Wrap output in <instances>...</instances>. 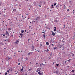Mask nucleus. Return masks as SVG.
<instances>
[{"mask_svg":"<svg viewBox=\"0 0 75 75\" xmlns=\"http://www.w3.org/2000/svg\"><path fill=\"white\" fill-rule=\"evenodd\" d=\"M41 68H37V70L36 71V72H38V71H41Z\"/></svg>","mask_w":75,"mask_h":75,"instance_id":"obj_1","label":"nucleus"},{"mask_svg":"<svg viewBox=\"0 0 75 75\" xmlns=\"http://www.w3.org/2000/svg\"><path fill=\"white\" fill-rule=\"evenodd\" d=\"M19 42V41L16 40L14 43L15 44H18Z\"/></svg>","mask_w":75,"mask_h":75,"instance_id":"obj_2","label":"nucleus"},{"mask_svg":"<svg viewBox=\"0 0 75 75\" xmlns=\"http://www.w3.org/2000/svg\"><path fill=\"white\" fill-rule=\"evenodd\" d=\"M40 19V18L38 16L36 18V20H38H38H39Z\"/></svg>","mask_w":75,"mask_h":75,"instance_id":"obj_3","label":"nucleus"},{"mask_svg":"<svg viewBox=\"0 0 75 75\" xmlns=\"http://www.w3.org/2000/svg\"><path fill=\"white\" fill-rule=\"evenodd\" d=\"M6 35H8V36L9 35V33L7 32V31H6V33L5 34Z\"/></svg>","mask_w":75,"mask_h":75,"instance_id":"obj_4","label":"nucleus"},{"mask_svg":"<svg viewBox=\"0 0 75 75\" xmlns=\"http://www.w3.org/2000/svg\"><path fill=\"white\" fill-rule=\"evenodd\" d=\"M38 74H39V75H43L44 74L43 73H40V72H39L38 73Z\"/></svg>","mask_w":75,"mask_h":75,"instance_id":"obj_5","label":"nucleus"},{"mask_svg":"<svg viewBox=\"0 0 75 75\" xmlns=\"http://www.w3.org/2000/svg\"><path fill=\"white\" fill-rule=\"evenodd\" d=\"M0 44L1 45H4L3 43L2 42H0Z\"/></svg>","mask_w":75,"mask_h":75,"instance_id":"obj_6","label":"nucleus"},{"mask_svg":"<svg viewBox=\"0 0 75 75\" xmlns=\"http://www.w3.org/2000/svg\"><path fill=\"white\" fill-rule=\"evenodd\" d=\"M52 35H53V36H55V33L54 32H53L52 33Z\"/></svg>","mask_w":75,"mask_h":75,"instance_id":"obj_7","label":"nucleus"},{"mask_svg":"<svg viewBox=\"0 0 75 75\" xmlns=\"http://www.w3.org/2000/svg\"><path fill=\"white\" fill-rule=\"evenodd\" d=\"M50 51V50H49L48 49H47V50H45V51H46V52H47H47H48V51Z\"/></svg>","mask_w":75,"mask_h":75,"instance_id":"obj_8","label":"nucleus"},{"mask_svg":"<svg viewBox=\"0 0 75 75\" xmlns=\"http://www.w3.org/2000/svg\"><path fill=\"white\" fill-rule=\"evenodd\" d=\"M34 47L33 46H32V49H33V51H34Z\"/></svg>","mask_w":75,"mask_h":75,"instance_id":"obj_9","label":"nucleus"},{"mask_svg":"<svg viewBox=\"0 0 75 75\" xmlns=\"http://www.w3.org/2000/svg\"><path fill=\"white\" fill-rule=\"evenodd\" d=\"M43 37L44 39L46 37H45V34H43Z\"/></svg>","mask_w":75,"mask_h":75,"instance_id":"obj_10","label":"nucleus"},{"mask_svg":"<svg viewBox=\"0 0 75 75\" xmlns=\"http://www.w3.org/2000/svg\"><path fill=\"white\" fill-rule=\"evenodd\" d=\"M17 11V9H13V11H14L15 12H16Z\"/></svg>","mask_w":75,"mask_h":75,"instance_id":"obj_11","label":"nucleus"},{"mask_svg":"<svg viewBox=\"0 0 75 75\" xmlns=\"http://www.w3.org/2000/svg\"><path fill=\"white\" fill-rule=\"evenodd\" d=\"M32 70H33V69L31 68L28 70V71H32Z\"/></svg>","mask_w":75,"mask_h":75,"instance_id":"obj_12","label":"nucleus"},{"mask_svg":"<svg viewBox=\"0 0 75 75\" xmlns=\"http://www.w3.org/2000/svg\"><path fill=\"white\" fill-rule=\"evenodd\" d=\"M54 31H56V27H54Z\"/></svg>","mask_w":75,"mask_h":75,"instance_id":"obj_13","label":"nucleus"},{"mask_svg":"<svg viewBox=\"0 0 75 75\" xmlns=\"http://www.w3.org/2000/svg\"><path fill=\"white\" fill-rule=\"evenodd\" d=\"M31 52H30V53H28V55H31Z\"/></svg>","mask_w":75,"mask_h":75,"instance_id":"obj_14","label":"nucleus"},{"mask_svg":"<svg viewBox=\"0 0 75 75\" xmlns=\"http://www.w3.org/2000/svg\"><path fill=\"white\" fill-rule=\"evenodd\" d=\"M46 45H48L49 44H50L49 43H48V42H46Z\"/></svg>","mask_w":75,"mask_h":75,"instance_id":"obj_15","label":"nucleus"},{"mask_svg":"<svg viewBox=\"0 0 75 75\" xmlns=\"http://www.w3.org/2000/svg\"><path fill=\"white\" fill-rule=\"evenodd\" d=\"M63 45H64V44H63L62 45H60V47H63Z\"/></svg>","mask_w":75,"mask_h":75,"instance_id":"obj_16","label":"nucleus"},{"mask_svg":"<svg viewBox=\"0 0 75 75\" xmlns=\"http://www.w3.org/2000/svg\"><path fill=\"white\" fill-rule=\"evenodd\" d=\"M52 42H53L52 40H50V43H52Z\"/></svg>","mask_w":75,"mask_h":75,"instance_id":"obj_17","label":"nucleus"},{"mask_svg":"<svg viewBox=\"0 0 75 75\" xmlns=\"http://www.w3.org/2000/svg\"><path fill=\"white\" fill-rule=\"evenodd\" d=\"M14 56L16 57V52H15L14 53Z\"/></svg>","mask_w":75,"mask_h":75,"instance_id":"obj_18","label":"nucleus"},{"mask_svg":"<svg viewBox=\"0 0 75 75\" xmlns=\"http://www.w3.org/2000/svg\"><path fill=\"white\" fill-rule=\"evenodd\" d=\"M51 7L52 8H54V5H52L51 6Z\"/></svg>","mask_w":75,"mask_h":75,"instance_id":"obj_19","label":"nucleus"},{"mask_svg":"<svg viewBox=\"0 0 75 75\" xmlns=\"http://www.w3.org/2000/svg\"><path fill=\"white\" fill-rule=\"evenodd\" d=\"M24 32V30H23L22 31H21V33H23Z\"/></svg>","mask_w":75,"mask_h":75,"instance_id":"obj_20","label":"nucleus"},{"mask_svg":"<svg viewBox=\"0 0 75 75\" xmlns=\"http://www.w3.org/2000/svg\"><path fill=\"white\" fill-rule=\"evenodd\" d=\"M54 22H55V23H57V22H58V21H57V20H55L54 21Z\"/></svg>","mask_w":75,"mask_h":75,"instance_id":"obj_21","label":"nucleus"},{"mask_svg":"<svg viewBox=\"0 0 75 75\" xmlns=\"http://www.w3.org/2000/svg\"><path fill=\"white\" fill-rule=\"evenodd\" d=\"M71 60H72V59H69V60H67V61H68V62H70L69 61Z\"/></svg>","mask_w":75,"mask_h":75,"instance_id":"obj_22","label":"nucleus"},{"mask_svg":"<svg viewBox=\"0 0 75 75\" xmlns=\"http://www.w3.org/2000/svg\"><path fill=\"white\" fill-rule=\"evenodd\" d=\"M8 30L10 31V30H11V28H9L8 29Z\"/></svg>","mask_w":75,"mask_h":75,"instance_id":"obj_23","label":"nucleus"},{"mask_svg":"<svg viewBox=\"0 0 75 75\" xmlns=\"http://www.w3.org/2000/svg\"><path fill=\"white\" fill-rule=\"evenodd\" d=\"M71 72H75V70H72Z\"/></svg>","mask_w":75,"mask_h":75,"instance_id":"obj_24","label":"nucleus"},{"mask_svg":"<svg viewBox=\"0 0 75 75\" xmlns=\"http://www.w3.org/2000/svg\"><path fill=\"white\" fill-rule=\"evenodd\" d=\"M23 70H24V69H23V68H22V69H21V71H23Z\"/></svg>","mask_w":75,"mask_h":75,"instance_id":"obj_25","label":"nucleus"},{"mask_svg":"<svg viewBox=\"0 0 75 75\" xmlns=\"http://www.w3.org/2000/svg\"><path fill=\"white\" fill-rule=\"evenodd\" d=\"M56 65L57 67H58V65H59V64H56Z\"/></svg>","mask_w":75,"mask_h":75,"instance_id":"obj_26","label":"nucleus"},{"mask_svg":"<svg viewBox=\"0 0 75 75\" xmlns=\"http://www.w3.org/2000/svg\"><path fill=\"white\" fill-rule=\"evenodd\" d=\"M58 72L57 71H55L54 73L55 74H58Z\"/></svg>","mask_w":75,"mask_h":75,"instance_id":"obj_27","label":"nucleus"},{"mask_svg":"<svg viewBox=\"0 0 75 75\" xmlns=\"http://www.w3.org/2000/svg\"><path fill=\"white\" fill-rule=\"evenodd\" d=\"M30 8H33V6L32 5H31L30 6Z\"/></svg>","mask_w":75,"mask_h":75,"instance_id":"obj_28","label":"nucleus"},{"mask_svg":"<svg viewBox=\"0 0 75 75\" xmlns=\"http://www.w3.org/2000/svg\"><path fill=\"white\" fill-rule=\"evenodd\" d=\"M57 4V3H55L54 4V6H56V5Z\"/></svg>","mask_w":75,"mask_h":75,"instance_id":"obj_29","label":"nucleus"},{"mask_svg":"<svg viewBox=\"0 0 75 75\" xmlns=\"http://www.w3.org/2000/svg\"><path fill=\"white\" fill-rule=\"evenodd\" d=\"M5 75H7V72H6L5 74Z\"/></svg>","mask_w":75,"mask_h":75,"instance_id":"obj_30","label":"nucleus"},{"mask_svg":"<svg viewBox=\"0 0 75 75\" xmlns=\"http://www.w3.org/2000/svg\"><path fill=\"white\" fill-rule=\"evenodd\" d=\"M64 9H65V8H66V7H65V5H64Z\"/></svg>","mask_w":75,"mask_h":75,"instance_id":"obj_31","label":"nucleus"},{"mask_svg":"<svg viewBox=\"0 0 75 75\" xmlns=\"http://www.w3.org/2000/svg\"><path fill=\"white\" fill-rule=\"evenodd\" d=\"M20 35H21V36H23V35L22 34V33H21L20 34Z\"/></svg>","mask_w":75,"mask_h":75,"instance_id":"obj_32","label":"nucleus"},{"mask_svg":"<svg viewBox=\"0 0 75 75\" xmlns=\"http://www.w3.org/2000/svg\"><path fill=\"white\" fill-rule=\"evenodd\" d=\"M7 72L8 73H10V72L9 71V70H8V71H7Z\"/></svg>","mask_w":75,"mask_h":75,"instance_id":"obj_33","label":"nucleus"},{"mask_svg":"<svg viewBox=\"0 0 75 75\" xmlns=\"http://www.w3.org/2000/svg\"><path fill=\"white\" fill-rule=\"evenodd\" d=\"M40 73H41V74H43V72H42H42H40Z\"/></svg>","mask_w":75,"mask_h":75,"instance_id":"obj_34","label":"nucleus"},{"mask_svg":"<svg viewBox=\"0 0 75 75\" xmlns=\"http://www.w3.org/2000/svg\"><path fill=\"white\" fill-rule=\"evenodd\" d=\"M42 44H40L41 47H42Z\"/></svg>","mask_w":75,"mask_h":75,"instance_id":"obj_35","label":"nucleus"},{"mask_svg":"<svg viewBox=\"0 0 75 75\" xmlns=\"http://www.w3.org/2000/svg\"><path fill=\"white\" fill-rule=\"evenodd\" d=\"M59 48H61V46H59Z\"/></svg>","mask_w":75,"mask_h":75,"instance_id":"obj_36","label":"nucleus"},{"mask_svg":"<svg viewBox=\"0 0 75 75\" xmlns=\"http://www.w3.org/2000/svg\"><path fill=\"white\" fill-rule=\"evenodd\" d=\"M3 36H4V37H5V35L4 34H3Z\"/></svg>","mask_w":75,"mask_h":75,"instance_id":"obj_37","label":"nucleus"},{"mask_svg":"<svg viewBox=\"0 0 75 75\" xmlns=\"http://www.w3.org/2000/svg\"><path fill=\"white\" fill-rule=\"evenodd\" d=\"M42 33L43 34H45V32H42Z\"/></svg>","mask_w":75,"mask_h":75,"instance_id":"obj_38","label":"nucleus"},{"mask_svg":"<svg viewBox=\"0 0 75 75\" xmlns=\"http://www.w3.org/2000/svg\"><path fill=\"white\" fill-rule=\"evenodd\" d=\"M11 59V58H9L8 59V60H9V59Z\"/></svg>","mask_w":75,"mask_h":75,"instance_id":"obj_39","label":"nucleus"},{"mask_svg":"<svg viewBox=\"0 0 75 75\" xmlns=\"http://www.w3.org/2000/svg\"><path fill=\"white\" fill-rule=\"evenodd\" d=\"M18 65H20V63H19L18 64Z\"/></svg>","mask_w":75,"mask_h":75,"instance_id":"obj_40","label":"nucleus"},{"mask_svg":"<svg viewBox=\"0 0 75 75\" xmlns=\"http://www.w3.org/2000/svg\"><path fill=\"white\" fill-rule=\"evenodd\" d=\"M54 48V49H57V47H55L54 48Z\"/></svg>","mask_w":75,"mask_h":75,"instance_id":"obj_41","label":"nucleus"},{"mask_svg":"<svg viewBox=\"0 0 75 75\" xmlns=\"http://www.w3.org/2000/svg\"><path fill=\"white\" fill-rule=\"evenodd\" d=\"M31 28V26H29V28Z\"/></svg>","mask_w":75,"mask_h":75,"instance_id":"obj_42","label":"nucleus"},{"mask_svg":"<svg viewBox=\"0 0 75 75\" xmlns=\"http://www.w3.org/2000/svg\"><path fill=\"white\" fill-rule=\"evenodd\" d=\"M51 57H50V58H49V59H51Z\"/></svg>","mask_w":75,"mask_h":75,"instance_id":"obj_43","label":"nucleus"},{"mask_svg":"<svg viewBox=\"0 0 75 75\" xmlns=\"http://www.w3.org/2000/svg\"><path fill=\"white\" fill-rule=\"evenodd\" d=\"M19 7H21V5L19 4Z\"/></svg>","mask_w":75,"mask_h":75,"instance_id":"obj_44","label":"nucleus"},{"mask_svg":"<svg viewBox=\"0 0 75 75\" xmlns=\"http://www.w3.org/2000/svg\"><path fill=\"white\" fill-rule=\"evenodd\" d=\"M22 68L23 69V68H24V67L23 66H22Z\"/></svg>","mask_w":75,"mask_h":75,"instance_id":"obj_45","label":"nucleus"},{"mask_svg":"<svg viewBox=\"0 0 75 75\" xmlns=\"http://www.w3.org/2000/svg\"><path fill=\"white\" fill-rule=\"evenodd\" d=\"M62 42H64V43H65V42L63 41H62Z\"/></svg>","mask_w":75,"mask_h":75,"instance_id":"obj_46","label":"nucleus"},{"mask_svg":"<svg viewBox=\"0 0 75 75\" xmlns=\"http://www.w3.org/2000/svg\"><path fill=\"white\" fill-rule=\"evenodd\" d=\"M36 65H38V63H36Z\"/></svg>","mask_w":75,"mask_h":75,"instance_id":"obj_47","label":"nucleus"},{"mask_svg":"<svg viewBox=\"0 0 75 75\" xmlns=\"http://www.w3.org/2000/svg\"><path fill=\"white\" fill-rule=\"evenodd\" d=\"M22 37H23V36H21V38H22Z\"/></svg>","mask_w":75,"mask_h":75,"instance_id":"obj_48","label":"nucleus"},{"mask_svg":"<svg viewBox=\"0 0 75 75\" xmlns=\"http://www.w3.org/2000/svg\"><path fill=\"white\" fill-rule=\"evenodd\" d=\"M41 6L40 5H39V7H41Z\"/></svg>","mask_w":75,"mask_h":75,"instance_id":"obj_49","label":"nucleus"},{"mask_svg":"<svg viewBox=\"0 0 75 75\" xmlns=\"http://www.w3.org/2000/svg\"><path fill=\"white\" fill-rule=\"evenodd\" d=\"M69 3H71V1H69Z\"/></svg>","mask_w":75,"mask_h":75,"instance_id":"obj_50","label":"nucleus"},{"mask_svg":"<svg viewBox=\"0 0 75 75\" xmlns=\"http://www.w3.org/2000/svg\"><path fill=\"white\" fill-rule=\"evenodd\" d=\"M66 62H67V61H65V63H66Z\"/></svg>","mask_w":75,"mask_h":75,"instance_id":"obj_51","label":"nucleus"},{"mask_svg":"<svg viewBox=\"0 0 75 75\" xmlns=\"http://www.w3.org/2000/svg\"><path fill=\"white\" fill-rule=\"evenodd\" d=\"M32 35H34V34H32Z\"/></svg>","mask_w":75,"mask_h":75,"instance_id":"obj_52","label":"nucleus"},{"mask_svg":"<svg viewBox=\"0 0 75 75\" xmlns=\"http://www.w3.org/2000/svg\"><path fill=\"white\" fill-rule=\"evenodd\" d=\"M45 64H42V65H45Z\"/></svg>","mask_w":75,"mask_h":75,"instance_id":"obj_53","label":"nucleus"},{"mask_svg":"<svg viewBox=\"0 0 75 75\" xmlns=\"http://www.w3.org/2000/svg\"><path fill=\"white\" fill-rule=\"evenodd\" d=\"M73 14H74V12H73Z\"/></svg>","mask_w":75,"mask_h":75,"instance_id":"obj_54","label":"nucleus"},{"mask_svg":"<svg viewBox=\"0 0 75 75\" xmlns=\"http://www.w3.org/2000/svg\"><path fill=\"white\" fill-rule=\"evenodd\" d=\"M17 74V73H15V74Z\"/></svg>","mask_w":75,"mask_h":75,"instance_id":"obj_55","label":"nucleus"},{"mask_svg":"<svg viewBox=\"0 0 75 75\" xmlns=\"http://www.w3.org/2000/svg\"><path fill=\"white\" fill-rule=\"evenodd\" d=\"M38 52H40V50L38 51Z\"/></svg>","mask_w":75,"mask_h":75,"instance_id":"obj_56","label":"nucleus"},{"mask_svg":"<svg viewBox=\"0 0 75 75\" xmlns=\"http://www.w3.org/2000/svg\"><path fill=\"white\" fill-rule=\"evenodd\" d=\"M73 37L74 38L75 37V36H73Z\"/></svg>","mask_w":75,"mask_h":75,"instance_id":"obj_57","label":"nucleus"},{"mask_svg":"<svg viewBox=\"0 0 75 75\" xmlns=\"http://www.w3.org/2000/svg\"><path fill=\"white\" fill-rule=\"evenodd\" d=\"M56 7H58V6H56Z\"/></svg>","mask_w":75,"mask_h":75,"instance_id":"obj_58","label":"nucleus"},{"mask_svg":"<svg viewBox=\"0 0 75 75\" xmlns=\"http://www.w3.org/2000/svg\"><path fill=\"white\" fill-rule=\"evenodd\" d=\"M36 41H38V40H36Z\"/></svg>","mask_w":75,"mask_h":75,"instance_id":"obj_59","label":"nucleus"},{"mask_svg":"<svg viewBox=\"0 0 75 75\" xmlns=\"http://www.w3.org/2000/svg\"><path fill=\"white\" fill-rule=\"evenodd\" d=\"M69 9H67V11H69Z\"/></svg>","mask_w":75,"mask_h":75,"instance_id":"obj_60","label":"nucleus"},{"mask_svg":"<svg viewBox=\"0 0 75 75\" xmlns=\"http://www.w3.org/2000/svg\"><path fill=\"white\" fill-rule=\"evenodd\" d=\"M40 66H41V64H40Z\"/></svg>","mask_w":75,"mask_h":75,"instance_id":"obj_61","label":"nucleus"},{"mask_svg":"<svg viewBox=\"0 0 75 75\" xmlns=\"http://www.w3.org/2000/svg\"><path fill=\"white\" fill-rule=\"evenodd\" d=\"M27 59H27V58L26 59V60H27Z\"/></svg>","mask_w":75,"mask_h":75,"instance_id":"obj_62","label":"nucleus"},{"mask_svg":"<svg viewBox=\"0 0 75 75\" xmlns=\"http://www.w3.org/2000/svg\"><path fill=\"white\" fill-rule=\"evenodd\" d=\"M0 14H1V12H0Z\"/></svg>","mask_w":75,"mask_h":75,"instance_id":"obj_63","label":"nucleus"},{"mask_svg":"<svg viewBox=\"0 0 75 75\" xmlns=\"http://www.w3.org/2000/svg\"><path fill=\"white\" fill-rule=\"evenodd\" d=\"M30 40V39H28V41H29Z\"/></svg>","mask_w":75,"mask_h":75,"instance_id":"obj_64","label":"nucleus"}]
</instances>
